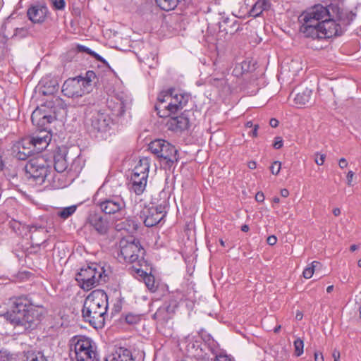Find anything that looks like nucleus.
Returning <instances> with one entry per match:
<instances>
[{"label": "nucleus", "mask_w": 361, "mask_h": 361, "mask_svg": "<svg viewBox=\"0 0 361 361\" xmlns=\"http://www.w3.org/2000/svg\"><path fill=\"white\" fill-rule=\"evenodd\" d=\"M315 163L317 164V165H319V166H322L323 165L324 161H325V158H326V156L325 154H320L319 153H317L315 154Z\"/></svg>", "instance_id": "79ce46f5"}, {"label": "nucleus", "mask_w": 361, "mask_h": 361, "mask_svg": "<svg viewBox=\"0 0 361 361\" xmlns=\"http://www.w3.org/2000/svg\"><path fill=\"white\" fill-rule=\"evenodd\" d=\"M314 360L315 361H324V357L322 353H314Z\"/></svg>", "instance_id": "5fc2aeb1"}, {"label": "nucleus", "mask_w": 361, "mask_h": 361, "mask_svg": "<svg viewBox=\"0 0 361 361\" xmlns=\"http://www.w3.org/2000/svg\"><path fill=\"white\" fill-rule=\"evenodd\" d=\"M296 319L301 320L302 319V314L301 312H298L295 316Z\"/></svg>", "instance_id": "69168bd1"}, {"label": "nucleus", "mask_w": 361, "mask_h": 361, "mask_svg": "<svg viewBox=\"0 0 361 361\" xmlns=\"http://www.w3.org/2000/svg\"><path fill=\"white\" fill-rule=\"evenodd\" d=\"M333 357H334V361H338V360L340 358V353L338 351H334L333 353Z\"/></svg>", "instance_id": "4d7b16f0"}, {"label": "nucleus", "mask_w": 361, "mask_h": 361, "mask_svg": "<svg viewBox=\"0 0 361 361\" xmlns=\"http://www.w3.org/2000/svg\"><path fill=\"white\" fill-rule=\"evenodd\" d=\"M16 157L19 160H26L35 150L32 146L28 144H24L23 140L16 146Z\"/></svg>", "instance_id": "393cba45"}, {"label": "nucleus", "mask_w": 361, "mask_h": 361, "mask_svg": "<svg viewBox=\"0 0 361 361\" xmlns=\"http://www.w3.org/2000/svg\"><path fill=\"white\" fill-rule=\"evenodd\" d=\"M247 166L250 169H255L257 166V164L255 161H252L248 162Z\"/></svg>", "instance_id": "13d9d810"}, {"label": "nucleus", "mask_w": 361, "mask_h": 361, "mask_svg": "<svg viewBox=\"0 0 361 361\" xmlns=\"http://www.w3.org/2000/svg\"><path fill=\"white\" fill-rule=\"evenodd\" d=\"M23 361H47L42 352H27Z\"/></svg>", "instance_id": "2f4dec72"}, {"label": "nucleus", "mask_w": 361, "mask_h": 361, "mask_svg": "<svg viewBox=\"0 0 361 361\" xmlns=\"http://www.w3.org/2000/svg\"><path fill=\"white\" fill-rule=\"evenodd\" d=\"M188 111H184L180 116H169L166 126L167 129L176 133H182L190 127Z\"/></svg>", "instance_id": "f3484780"}, {"label": "nucleus", "mask_w": 361, "mask_h": 361, "mask_svg": "<svg viewBox=\"0 0 361 361\" xmlns=\"http://www.w3.org/2000/svg\"><path fill=\"white\" fill-rule=\"evenodd\" d=\"M311 95L312 90L308 88H305L302 91L296 94L294 101L296 104L305 105L309 102Z\"/></svg>", "instance_id": "cd10ccee"}, {"label": "nucleus", "mask_w": 361, "mask_h": 361, "mask_svg": "<svg viewBox=\"0 0 361 361\" xmlns=\"http://www.w3.org/2000/svg\"><path fill=\"white\" fill-rule=\"evenodd\" d=\"M333 214L337 216H339L341 214V210L339 208H334L333 209Z\"/></svg>", "instance_id": "052dcab7"}, {"label": "nucleus", "mask_w": 361, "mask_h": 361, "mask_svg": "<svg viewBox=\"0 0 361 361\" xmlns=\"http://www.w3.org/2000/svg\"><path fill=\"white\" fill-rule=\"evenodd\" d=\"M25 176L27 179L32 180L37 185L46 183V178H50L51 165L47 160L41 155L30 158L24 166Z\"/></svg>", "instance_id": "423d86ee"}, {"label": "nucleus", "mask_w": 361, "mask_h": 361, "mask_svg": "<svg viewBox=\"0 0 361 361\" xmlns=\"http://www.w3.org/2000/svg\"><path fill=\"white\" fill-rule=\"evenodd\" d=\"M255 200L258 202H263L264 200V195L262 192H258L255 195Z\"/></svg>", "instance_id": "09e8293b"}, {"label": "nucleus", "mask_w": 361, "mask_h": 361, "mask_svg": "<svg viewBox=\"0 0 361 361\" xmlns=\"http://www.w3.org/2000/svg\"><path fill=\"white\" fill-rule=\"evenodd\" d=\"M281 325H278V326H276L274 328V333H276V334L279 333V331H280V329H281Z\"/></svg>", "instance_id": "338daca9"}, {"label": "nucleus", "mask_w": 361, "mask_h": 361, "mask_svg": "<svg viewBox=\"0 0 361 361\" xmlns=\"http://www.w3.org/2000/svg\"><path fill=\"white\" fill-rule=\"evenodd\" d=\"M132 272L135 273L137 276H140L142 279L145 277V275L148 274L146 271L140 268L135 267L134 266L133 267Z\"/></svg>", "instance_id": "a19ab883"}, {"label": "nucleus", "mask_w": 361, "mask_h": 361, "mask_svg": "<svg viewBox=\"0 0 361 361\" xmlns=\"http://www.w3.org/2000/svg\"><path fill=\"white\" fill-rule=\"evenodd\" d=\"M250 228L249 226L247 224H244L241 226V231L243 232H247L249 231Z\"/></svg>", "instance_id": "680f3d73"}, {"label": "nucleus", "mask_w": 361, "mask_h": 361, "mask_svg": "<svg viewBox=\"0 0 361 361\" xmlns=\"http://www.w3.org/2000/svg\"><path fill=\"white\" fill-rule=\"evenodd\" d=\"M155 2L161 9L169 11L177 6L179 0H155Z\"/></svg>", "instance_id": "c85d7f7f"}, {"label": "nucleus", "mask_w": 361, "mask_h": 361, "mask_svg": "<svg viewBox=\"0 0 361 361\" xmlns=\"http://www.w3.org/2000/svg\"><path fill=\"white\" fill-rule=\"evenodd\" d=\"M80 80L82 82L85 86L87 87V90L90 86V82L96 78V74L92 71H88L85 73V77L78 76Z\"/></svg>", "instance_id": "473e14b6"}, {"label": "nucleus", "mask_w": 361, "mask_h": 361, "mask_svg": "<svg viewBox=\"0 0 361 361\" xmlns=\"http://www.w3.org/2000/svg\"><path fill=\"white\" fill-rule=\"evenodd\" d=\"M161 204L145 207L140 212V218L147 227H152L159 224L165 216L166 211Z\"/></svg>", "instance_id": "ddd939ff"}, {"label": "nucleus", "mask_w": 361, "mask_h": 361, "mask_svg": "<svg viewBox=\"0 0 361 361\" xmlns=\"http://www.w3.org/2000/svg\"><path fill=\"white\" fill-rule=\"evenodd\" d=\"M273 147L275 149H280L283 147V140L281 137H276Z\"/></svg>", "instance_id": "37998d69"}, {"label": "nucleus", "mask_w": 361, "mask_h": 361, "mask_svg": "<svg viewBox=\"0 0 361 361\" xmlns=\"http://www.w3.org/2000/svg\"><path fill=\"white\" fill-rule=\"evenodd\" d=\"M56 171L51 167V171L49 173V176L51 178H46V183L47 185L51 187L54 189L60 188L63 186V182L61 181V178L59 174L56 173Z\"/></svg>", "instance_id": "bb28decb"}, {"label": "nucleus", "mask_w": 361, "mask_h": 361, "mask_svg": "<svg viewBox=\"0 0 361 361\" xmlns=\"http://www.w3.org/2000/svg\"><path fill=\"white\" fill-rule=\"evenodd\" d=\"M126 320L129 324L133 323V317L132 316H130V315L126 316Z\"/></svg>", "instance_id": "e2e57ef3"}, {"label": "nucleus", "mask_w": 361, "mask_h": 361, "mask_svg": "<svg viewBox=\"0 0 361 361\" xmlns=\"http://www.w3.org/2000/svg\"><path fill=\"white\" fill-rule=\"evenodd\" d=\"M356 17L352 11L340 10L336 5L318 4L299 17L300 32L306 38L322 39L342 34L341 25L350 24Z\"/></svg>", "instance_id": "f257e3e1"}, {"label": "nucleus", "mask_w": 361, "mask_h": 361, "mask_svg": "<svg viewBox=\"0 0 361 361\" xmlns=\"http://www.w3.org/2000/svg\"><path fill=\"white\" fill-rule=\"evenodd\" d=\"M258 128H259L258 125H254L253 129L249 133V135L252 137H257Z\"/></svg>", "instance_id": "603ef678"}, {"label": "nucleus", "mask_w": 361, "mask_h": 361, "mask_svg": "<svg viewBox=\"0 0 361 361\" xmlns=\"http://www.w3.org/2000/svg\"><path fill=\"white\" fill-rule=\"evenodd\" d=\"M61 91L64 96L70 98L81 97L90 92L78 77L66 80Z\"/></svg>", "instance_id": "2eb2a0df"}, {"label": "nucleus", "mask_w": 361, "mask_h": 361, "mask_svg": "<svg viewBox=\"0 0 361 361\" xmlns=\"http://www.w3.org/2000/svg\"><path fill=\"white\" fill-rule=\"evenodd\" d=\"M38 132H36L34 135L37 137H48L47 141L50 142L51 139V134L48 129L43 130L42 128H37Z\"/></svg>", "instance_id": "c9c22d12"}, {"label": "nucleus", "mask_w": 361, "mask_h": 361, "mask_svg": "<svg viewBox=\"0 0 361 361\" xmlns=\"http://www.w3.org/2000/svg\"><path fill=\"white\" fill-rule=\"evenodd\" d=\"M76 209V205L64 207L57 212V215L62 219H66L75 212Z\"/></svg>", "instance_id": "7c9ffc66"}, {"label": "nucleus", "mask_w": 361, "mask_h": 361, "mask_svg": "<svg viewBox=\"0 0 361 361\" xmlns=\"http://www.w3.org/2000/svg\"><path fill=\"white\" fill-rule=\"evenodd\" d=\"M147 61H146V63L148 64V66L151 68L154 65H156L157 63V61H154V63H150L148 61H149V58L146 59Z\"/></svg>", "instance_id": "0e129e2a"}, {"label": "nucleus", "mask_w": 361, "mask_h": 361, "mask_svg": "<svg viewBox=\"0 0 361 361\" xmlns=\"http://www.w3.org/2000/svg\"><path fill=\"white\" fill-rule=\"evenodd\" d=\"M54 169L57 173H63L68 169V163L66 150H58L54 156Z\"/></svg>", "instance_id": "5701e85b"}, {"label": "nucleus", "mask_w": 361, "mask_h": 361, "mask_svg": "<svg viewBox=\"0 0 361 361\" xmlns=\"http://www.w3.org/2000/svg\"><path fill=\"white\" fill-rule=\"evenodd\" d=\"M354 175H355V173L352 171H348V173L347 174V183L350 186L352 185V180H353Z\"/></svg>", "instance_id": "8fccbe9b"}, {"label": "nucleus", "mask_w": 361, "mask_h": 361, "mask_svg": "<svg viewBox=\"0 0 361 361\" xmlns=\"http://www.w3.org/2000/svg\"><path fill=\"white\" fill-rule=\"evenodd\" d=\"M87 224L99 235L106 236L109 232V221L106 217H104L98 212H90L87 218Z\"/></svg>", "instance_id": "dca6fc26"}, {"label": "nucleus", "mask_w": 361, "mask_h": 361, "mask_svg": "<svg viewBox=\"0 0 361 361\" xmlns=\"http://www.w3.org/2000/svg\"><path fill=\"white\" fill-rule=\"evenodd\" d=\"M54 117L48 115L39 109H36L31 115V121L37 128L48 129L49 124L54 120Z\"/></svg>", "instance_id": "6ab92c4d"}, {"label": "nucleus", "mask_w": 361, "mask_h": 361, "mask_svg": "<svg viewBox=\"0 0 361 361\" xmlns=\"http://www.w3.org/2000/svg\"><path fill=\"white\" fill-rule=\"evenodd\" d=\"M48 8L44 4L32 5L27 11V16L33 23H42L45 21Z\"/></svg>", "instance_id": "a211bd4d"}, {"label": "nucleus", "mask_w": 361, "mask_h": 361, "mask_svg": "<svg viewBox=\"0 0 361 361\" xmlns=\"http://www.w3.org/2000/svg\"><path fill=\"white\" fill-rule=\"evenodd\" d=\"M294 349H295V355L297 357L300 356L303 353V348H304V343L302 339L300 338H298L294 341L293 343Z\"/></svg>", "instance_id": "f704fd0d"}, {"label": "nucleus", "mask_w": 361, "mask_h": 361, "mask_svg": "<svg viewBox=\"0 0 361 361\" xmlns=\"http://www.w3.org/2000/svg\"><path fill=\"white\" fill-rule=\"evenodd\" d=\"M27 34H28L27 30L24 27L16 28L15 32H14L13 35L12 36V37L19 36L20 38H23V37H25L27 35Z\"/></svg>", "instance_id": "e433bc0d"}, {"label": "nucleus", "mask_w": 361, "mask_h": 361, "mask_svg": "<svg viewBox=\"0 0 361 361\" xmlns=\"http://www.w3.org/2000/svg\"><path fill=\"white\" fill-rule=\"evenodd\" d=\"M90 56H93L96 60L103 63L104 64L108 65L106 61L103 57H102L100 55H99L98 54L94 52V51H92V52L90 53Z\"/></svg>", "instance_id": "c03bdc74"}, {"label": "nucleus", "mask_w": 361, "mask_h": 361, "mask_svg": "<svg viewBox=\"0 0 361 361\" xmlns=\"http://www.w3.org/2000/svg\"><path fill=\"white\" fill-rule=\"evenodd\" d=\"M43 316L42 306L35 305L25 296L16 298L8 319L13 324L17 334L34 329Z\"/></svg>", "instance_id": "f03ea898"}, {"label": "nucleus", "mask_w": 361, "mask_h": 361, "mask_svg": "<svg viewBox=\"0 0 361 361\" xmlns=\"http://www.w3.org/2000/svg\"><path fill=\"white\" fill-rule=\"evenodd\" d=\"M77 49L80 52H85L90 55V53L92 52V50H91L90 48L83 46V45H78Z\"/></svg>", "instance_id": "49530a36"}, {"label": "nucleus", "mask_w": 361, "mask_h": 361, "mask_svg": "<svg viewBox=\"0 0 361 361\" xmlns=\"http://www.w3.org/2000/svg\"><path fill=\"white\" fill-rule=\"evenodd\" d=\"M111 118L106 114L100 111H93L90 118L87 119V125L91 133H104L109 129Z\"/></svg>", "instance_id": "4468645a"}, {"label": "nucleus", "mask_w": 361, "mask_h": 361, "mask_svg": "<svg viewBox=\"0 0 361 361\" xmlns=\"http://www.w3.org/2000/svg\"><path fill=\"white\" fill-rule=\"evenodd\" d=\"M267 242L269 245H274L277 242V238L274 235H270L267 238Z\"/></svg>", "instance_id": "de8ad7c7"}, {"label": "nucleus", "mask_w": 361, "mask_h": 361, "mask_svg": "<svg viewBox=\"0 0 361 361\" xmlns=\"http://www.w3.org/2000/svg\"><path fill=\"white\" fill-rule=\"evenodd\" d=\"M118 258L128 263H137L141 266L144 262L145 250L137 239L122 238L119 241Z\"/></svg>", "instance_id": "6e6552de"}, {"label": "nucleus", "mask_w": 361, "mask_h": 361, "mask_svg": "<svg viewBox=\"0 0 361 361\" xmlns=\"http://www.w3.org/2000/svg\"><path fill=\"white\" fill-rule=\"evenodd\" d=\"M215 361H230L226 359V357L224 356H217L216 357Z\"/></svg>", "instance_id": "bf43d9fd"}, {"label": "nucleus", "mask_w": 361, "mask_h": 361, "mask_svg": "<svg viewBox=\"0 0 361 361\" xmlns=\"http://www.w3.org/2000/svg\"><path fill=\"white\" fill-rule=\"evenodd\" d=\"M149 159L142 157L135 166L130 177V190L141 195L145 190L149 169Z\"/></svg>", "instance_id": "9b49d317"}, {"label": "nucleus", "mask_w": 361, "mask_h": 361, "mask_svg": "<svg viewBox=\"0 0 361 361\" xmlns=\"http://www.w3.org/2000/svg\"><path fill=\"white\" fill-rule=\"evenodd\" d=\"M143 281L149 290H151L152 292H154L157 290V286L156 285L154 276L153 275H145V277L143 279Z\"/></svg>", "instance_id": "72a5a7b5"}, {"label": "nucleus", "mask_w": 361, "mask_h": 361, "mask_svg": "<svg viewBox=\"0 0 361 361\" xmlns=\"http://www.w3.org/2000/svg\"><path fill=\"white\" fill-rule=\"evenodd\" d=\"M106 361H135L131 351L124 347L117 348Z\"/></svg>", "instance_id": "4be33fe9"}, {"label": "nucleus", "mask_w": 361, "mask_h": 361, "mask_svg": "<svg viewBox=\"0 0 361 361\" xmlns=\"http://www.w3.org/2000/svg\"><path fill=\"white\" fill-rule=\"evenodd\" d=\"M53 6L57 10H61L65 7L64 0H51Z\"/></svg>", "instance_id": "58836bf2"}, {"label": "nucleus", "mask_w": 361, "mask_h": 361, "mask_svg": "<svg viewBox=\"0 0 361 361\" xmlns=\"http://www.w3.org/2000/svg\"><path fill=\"white\" fill-rule=\"evenodd\" d=\"M270 170L273 174L277 175L281 170V162L278 161H274L270 166Z\"/></svg>", "instance_id": "4c0bfd02"}, {"label": "nucleus", "mask_w": 361, "mask_h": 361, "mask_svg": "<svg viewBox=\"0 0 361 361\" xmlns=\"http://www.w3.org/2000/svg\"><path fill=\"white\" fill-rule=\"evenodd\" d=\"M108 309V296L103 290H94L85 298L82 310V317L94 329H102L105 324Z\"/></svg>", "instance_id": "7ed1b4c3"}, {"label": "nucleus", "mask_w": 361, "mask_h": 361, "mask_svg": "<svg viewBox=\"0 0 361 361\" xmlns=\"http://www.w3.org/2000/svg\"><path fill=\"white\" fill-rule=\"evenodd\" d=\"M189 95L176 92L174 89L162 91L157 97L155 110L161 118H168L182 110L188 104Z\"/></svg>", "instance_id": "20e7f679"}, {"label": "nucleus", "mask_w": 361, "mask_h": 361, "mask_svg": "<svg viewBox=\"0 0 361 361\" xmlns=\"http://www.w3.org/2000/svg\"><path fill=\"white\" fill-rule=\"evenodd\" d=\"M219 25L221 30L229 35H234L240 30L239 21L235 17H222V20Z\"/></svg>", "instance_id": "aec40b11"}, {"label": "nucleus", "mask_w": 361, "mask_h": 361, "mask_svg": "<svg viewBox=\"0 0 361 361\" xmlns=\"http://www.w3.org/2000/svg\"><path fill=\"white\" fill-rule=\"evenodd\" d=\"M269 124L273 128H276L279 126V121L276 118L270 119Z\"/></svg>", "instance_id": "864d4df0"}, {"label": "nucleus", "mask_w": 361, "mask_h": 361, "mask_svg": "<svg viewBox=\"0 0 361 361\" xmlns=\"http://www.w3.org/2000/svg\"><path fill=\"white\" fill-rule=\"evenodd\" d=\"M104 267L91 263L82 267L76 274L75 279L83 290H89L102 283H105L108 275Z\"/></svg>", "instance_id": "39448f33"}, {"label": "nucleus", "mask_w": 361, "mask_h": 361, "mask_svg": "<svg viewBox=\"0 0 361 361\" xmlns=\"http://www.w3.org/2000/svg\"><path fill=\"white\" fill-rule=\"evenodd\" d=\"M70 356L75 361H99L92 340L85 336L75 337L72 339Z\"/></svg>", "instance_id": "0eeeda50"}, {"label": "nucleus", "mask_w": 361, "mask_h": 361, "mask_svg": "<svg viewBox=\"0 0 361 361\" xmlns=\"http://www.w3.org/2000/svg\"><path fill=\"white\" fill-rule=\"evenodd\" d=\"M338 165L341 169H344V168L347 167V166H348L347 160L345 158L340 159V160L338 161Z\"/></svg>", "instance_id": "3c124183"}, {"label": "nucleus", "mask_w": 361, "mask_h": 361, "mask_svg": "<svg viewBox=\"0 0 361 361\" xmlns=\"http://www.w3.org/2000/svg\"><path fill=\"white\" fill-rule=\"evenodd\" d=\"M280 194L283 197H287L289 195V191L287 189L283 188L281 190Z\"/></svg>", "instance_id": "6e6d98bb"}, {"label": "nucleus", "mask_w": 361, "mask_h": 361, "mask_svg": "<svg viewBox=\"0 0 361 361\" xmlns=\"http://www.w3.org/2000/svg\"><path fill=\"white\" fill-rule=\"evenodd\" d=\"M357 249V245H352L350 247V250L352 251V252H354L355 250H356Z\"/></svg>", "instance_id": "774afa93"}, {"label": "nucleus", "mask_w": 361, "mask_h": 361, "mask_svg": "<svg viewBox=\"0 0 361 361\" xmlns=\"http://www.w3.org/2000/svg\"><path fill=\"white\" fill-rule=\"evenodd\" d=\"M11 355L6 350H0V361H11Z\"/></svg>", "instance_id": "ea45409f"}, {"label": "nucleus", "mask_w": 361, "mask_h": 361, "mask_svg": "<svg viewBox=\"0 0 361 361\" xmlns=\"http://www.w3.org/2000/svg\"><path fill=\"white\" fill-rule=\"evenodd\" d=\"M270 6L269 0H258L250 11V16L253 17L259 16L263 11L267 10Z\"/></svg>", "instance_id": "a878e982"}, {"label": "nucleus", "mask_w": 361, "mask_h": 361, "mask_svg": "<svg viewBox=\"0 0 361 361\" xmlns=\"http://www.w3.org/2000/svg\"><path fill=\"white\" fill-rule=\"evenodd\" d=\"M149 149L157 157L161 159L165 168L171 169L178 160V150L164 140H155L149 145Z\"/></svg>", "instance_id": "1a4fd4ad"}, {"label": "nucleus", "mask_w": 361, "mask_h": 361, "mask_svg": "<svg viewBox=\"0 0 361 361\" xmlns=\"http://www.w3.org/2000/svg\"><path fill=\"white\" fill-rule=\"evenodd\" d=\"M100 190H98L94 197V204L99 208L102 212L107 215L116 214H121L126 209V204L121 195H113L100 197Z\"/></svg>", "instance_id": "9d476101"}, {"label": "nucleus", "mask_w": 361, "mask_h": 361, "mask_svg": "<svg viewBox=\"0 0 361 361\" xmlns=\"http://www.w3.org/2000/svg\"><path fill=\"white\" fill-rule=\"evenodd\" d=\"M321 267L322 264L320 262L317 261L312 262L307 267L304 269L302 272L304 278L307 279H310L312 276L314 272L317 269H320Z\"/></svg>", "instance_id": "c756f323"}, {"label": "nucleus", "mask_w": 361, "mask_h": 361, "mask_svg": "<svg viewBox=\"0 0 361 361\" xmlns=\"http://www.w3.org/2000/svg\"><path fill=\"white\" fill-rule=\"evenodd\" d=\"M139 227V224L134 217L128 216L123 220L117 222L115 225L116 231H125L128 233H134L137 231Z\"/></svg>", "instance_id": "412c9836"}, {"label": "nucleus", "mask_w": 361, "mask_h": 361, "mask_svg": "<svg viewBox=\"0 0 361 361\" xmlns=\"http://www.w3.org/2000/svg\"><path fill=\"white\" fill-rule=\"evenodd\" d=\"M48 137H37L33 135L31 137L23 139L24 144H28L32 148L38 152H41L46 149L49 142L47 141Z\"/></svg>", "instance_id": "b1692460"}, {"label": "nucleus", "mask_w": 361, "mask_h": 361, "mask_svg": "<svg viewBox=\"0 0 361 361\" xmlns=\"http://www.w3.org/2000/svg\"><path fill=\"white\" fill-rule=\"evenodd\" d=\"M224 82V80L223 79L219 78H211L209 80V83L212 85L219 86L222 85Z\"/></svg>", "instance_id": "a18cd8bd"}, {"label": "nucleus", "mask_w": 361, "mask_h": 361, "mask_svg": "<svg viewBox=\"0 0 361 361\" xmlns=\"http://www.w3.org/2000/svg\"><path fill=\"white\" fill-rule=\"evenodd\" d=\"M178 306L176 300L170 299L165 301L154 313V319L157 320L159 331L163 334H167L166 329H164L165 324L173 317Z\"/></svg>", "instance_id": "f8f14e48"}]
</instances>
